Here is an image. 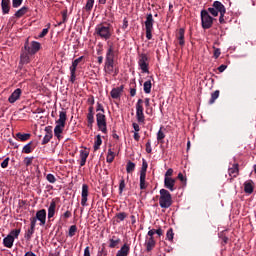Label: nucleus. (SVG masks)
I'll return each instance as SVG.
<instances>
[{"label": "nucleus", "mask_w": 256, "mask_h": 256, "mask_svg": "<svg viewBox=\"0 0 256 256\" xmlns=\"http://www.w3.org/2000/svg\"><path fill=\"white\" fill-rule=\"evenodd\" d=\"M104 71L108 75H119V69L115 68V47L113 43L109 44V47L106 52L105 63H104Z\"/></svg>", "instance_id": "obj_1"}, {"label": "nucleus", "mask_w": 256, "mask_h": 256, "mask_svg": "<svg viewBox=\"0 0 256 256\" xmlns=\"http://www.w3.org/2000/svg\"><path fill=\"white\" fill-rule=\"evenodd\" d=\"M94 33L103 41H109L113 35V26L107 22L100 23L95 27Z\"/></svg>", "instance_id": "obj_2"}, {"label": "nucleus", "mask_w": 256, "mask_h": 256, "mask_svg": "<svg viewBox=\"0 0 256 256\" xmlns=\"http://www.w3.org/2000/svg\"><path fill=\"white\" fill-rule=\"evenodd\" d=\"M67 121V112L65 110H62L59 112V119L56 121V126L54 128V135L58 139V141H61L63 139V136L61 133H63L65 129Z\"/></svg>", "instance_id": "obj_3"}, {"label": "nucleus", "mask_w": 256, "mask_h": 256, "mask_svg": "<svg viewBox=\"0 0 256 256\" xmlns=\"http://www.w3.org/2000/svg\"><path fill=\"white\" fill-rule=\"evenodd\" d=\"M159 205L161 209H169L173 205V198L167 189L160 190Z\"/></svg>", "instance_id": "obj_4"}, {"label": "nucleus", "mask_w": 256, "mask_h": 256, "mask_svg": "<svg viewBox=\"0 0 256 256\" xmlns=\"http://www.w3.org/2000/svg\"><path fill=\"white\" fill-rule=\"evenodd\" d=\"M155 24V19H153V14L149 13L146 15V20L144 22L146 30V39L151 41L153 39V25Z\"/></svg>", "instance_id": "obj_5"}, {"label": "nucleus", "mask_w": 256, "mask_h": 256, "mask_svg": "<svg viewBox=\"0 0 256 256\" xmlns=\"http://www.w3.org/2000/svg\"><path fill=\"white\" fill-rule=\"evenodd\" d=\"M40 50H41V43L37 41H32L30 44L29 38L26 39L24 44V51L29 53V55H35L36 53H39Z\"/></svg>", "instance_id": "obj_6"}, {"label": "nucleus", "mask_w": 256, "mask_h": 256, "mask_svg": "<svg viewBox=\"0 0 256 256\" xmlns=\"http://www.w3.org/2000/svg\"><path fill=\"white\" fill-rule=\"evenodd\" d=\"M200 15H201L202 28L211 29V27H213V17L209 15V12L207 10H202Z\"/></svg>", "instance_id": "obj_7"}, {"label": "nucleus", "mask_w": 256, "mask_h": 256, "mask_svg": "<svg viewBox=\"0 0 256 256\" xmlns=\"http://www.w3.org/2000/svg\"><path fill=\"white\" fill-rule=\"evenodd\" d=\"M96 121L99 131L107 134V117L105 114L98 112L96 114Z\"/></svg>", "instance_id": "obj_8"}, {"label": "nucleus", "mask_w": 256, "mask_h": 256, "mask_svg": "<svg viewBox=\"0 0 256 256\" xmlns=\"http://www.w3.org/2000/svg\"><path fill=\"white\" fill-rule=\"evenodd\" d=\"M138 65L142 73H149V57L147 54H140L138 59Z\"/></svg>", "instance_id": "obj_9"}, {"label": "nucleus", "mask_w": 256, "mask_h": 256, "mask_svg": "<svg viewBox=\"0 0 256 256\" xmlns=\"http://www.w3.org/2000/svg\"><path fill=\"white\" fill-rule=\"evenodd\" d=\"M136 117L138 123H145V114H143V99H138L136 103Z\"/></svg>", "instance_id": "obj_10"}, {"label": "nucleus", "mask_w": 256, "mask_h": 256, "mask_svg": "<svg viewBox=\"0 0 256 256\" xmlns=\"http://www.w3.org/2000/svg\"><path fill=\"white\" fill-rule=\"evenodd\" d=\"M37 221H40V225L43 226L47 223V210L41 209L36 212V216L34 217Z\"/></svg>", "instance_id": "obj_11"}, {"label": "nucleus", "mask_w": 256, "mask_h": 256, "mask_svg": "<svg viewBox=\"0 0 256 256\" xmlns=\"http://www.w3.org/2000/svg\"><path fill=\"white\" fill-rule=\"evenodd\" d=\"M155 245H157L155 237L146 236L144 246L146 247L147 253H151V250L155 249Z\"/></svg>", "instance_id": "obj_12"}, {"label": "nucleus", "mask_w": 256, "mask_h": 256, "mask_svg": "<svg viewBox=\"0 0 256 256\" xmlns=\"http://www.w3.org/2000/svg\"><path fill=\"white\" fill-rule=\"evenodd\" d=\"M44 131L46 134L42 140V145H47V143L53 139V127L47 126L45 127Z\"/></svg>", "instance_id": "obj_13"}, {"label": "nucleus", "mask_w": 256, "mask_h": 256, "mask_svg": "<svg viewBox=\"0 0 256 256\" xmlns=\"http://www.w3.org/2000/svg\"><path fill=\"white\" fill-rule=\"evenodd\" d=\"M82 199H81V205L82 207H87V197H89V185L83 184L82 185Z\"/></svg>", "instance_id": "obj_14"}, {"label": "nucleus", "mask_w": 256, "mask_h": 256, "mask_svg": "<svg viewBox=\"0 0 256 256\" xmlns=\"http://www.w3.org/2000/svg\"><path fill=\"white\" fill-rule=\"evenodd\" d=\"M176 180L171 177H164V187L169 191H175L177 187H175Z\"/></svg>", "instance_id": "obj_15"}, {"label": "nucleus", "mask_w": 256, "mask_h": 256, "mask_svg": "<svg viewBox=\"0 0 256 256\" xmlns=\"http://www.w3.org/2000/svg\"><path fill=\"white\" fill-rule=\"evenodd\" d=\"M123 89H125V86L123 85H121L120 87L113 88L110 92L112 99H121Z\"/></svg>", "instance_id": "obj_16"}, {"label": "nucleus", "mask_w": 256, "mask_h": 256, "mask_svg": "<svg viewBox=\"0 0 256 256\" xmlns=\"http://www.w3.org/2000/svg\"><path fill=\"white\" fill-rule=\"evenodd\" d=\"M255 189V183L253 180H247L244 182V193L251 195Z\"/></svg>", "instance_id": "obj_17"}, {"label": "nucleus", "mask_w": 256, "mask_h": 256, "mask_svg": "<svg viewBox=\"0 0 256 256\" xmlns=\"http://www.w3.org/2000/svg\"><path fill=\"white\" fill-rule=\"evenodd\" d=\"M176 39L178 40L180 47H185V29L184 28H180L178 30V33L176 34Z\"/></svg>", "instance_id": "obj_18"}, {"label": "nucleus", "mask_w": 256, "mask_h": 256, "mask_svg": "<svg viewBox=\"0 0 256 256\" xmlns=\"http://www.w3.org/2000/svg\"><path fill=\"white\" fill-rule=\"evenodd\" d=\"M21 88H17L8 98L9 103H15L16 101H19L21 98Z\"/></svg>", "instance_id": "obj_19"}, {"label": "nucleus", "mask_w": 256, "mask_h": 256, "mask_svg": "<svg viewBox=\"0 0 256 256\" xmlns=\"http://www.w3.org/2000/svg\"><path fill=\"white\" fill-rule=\"evenodd\" d=\"M228 174L232 179L239 176V164L235 163L231 168L228 169Z\"/></svg>", "instance_id": "obj_20"}, {"label": "nucleus", "mask_w": 256, "mask_h": 256, "mask_svg": "<svg viewBox=\"0 0 256 256\" xmlns=\"http://www.w3.org/2000/svg\"><path fill=\"white\" fill-rule=\"evenodd\" d=\"M212 7H215V10L217 11L218 14L227 13L225 5H223V3H221L220 1H214Z\"/></svg>", "instance_id": "obj_21"}, {"label": "nucleus", "mask_w": 256, "mask_h": 256, "mask_svg": "<svg viewBox=\"0 0 256 256\" xmlns=\"http://www.w3.org/2000/svg\"><path fill=\"white\" fill-rule=\"evenodd\" d=\"M1 8H2L3 15L9 14V11H11V1L10 0H2Z\"/></svg>", "instance_id": "obj_22"}, {"label": "nucleus", "mask_w": 256, "mask_h": 256, "mask_svg": "<svg viewBox=\"0 0 256 256\" xmlns=\"http://www.w3.org/2000/svg\"><path fill=\"white\" fill-rule=\"evenodd\" d=\"M13 243H15V237H13L12 235L8 234L7 237L3 239V245L8 249H11V247H13Z\"/></svg>", "instance_id": "obj_23"}, {"label": "nucleus", "mask_w": 256, "mask_h": 256, "mask_svg": "<svg viewBox=\"0 0 256 256\" xmlns=\"http://www.w3.org/2000/svg\"><path fill=\"white\" fill-rule=\"evenodd\" d=\"M29 52L25 51V52H22L21 55H20V64L21 65H27L29 63H31V58L29 57Z\"/></svg>", "instance_id": "obj_24"}, {"label": "nucleus", "mask_w": 256, "mask_h": 256, "mask_svg": "<svg viewBox=\"0 0 256 256\" xmlns=\"http://www.w3.org/2000/svg\"><path fill=\"white\" fill-rule=\"evenodd\" d=\"M55 209H57V202L55 200H52L48 208V219H52V217H55Z\"/></svg>", "instance_id": "obj_25"}, {"label": "nucleus", "mask_w": 256, "mask_h": 256, "mask_svg": "<svg viewBox=\"0 0 256 256\" xmlns=\"http://www.w3.org/2000/svg\"><path fill=\"white\" fill-rule=\"evenodd\" d=\"M129 251H131L129 244H124L121 249L118 250L116 256H129Z\"/></svg>", "instance_id": "obj_26"}, {"label": "nucleus", "mask_w": 256, "mask_h": 256, "mask_svg": "<svg viewBox=\"0 0 256 256\" xmlns=\"http://www.w3.org/2000/svg\"><path fill=\"white\" fill-rule=\"evenodd\" d=\"M87 157H89V151L81 150L80 151V167H85V163H87Z\"/></svg>", "instance_id": "obj_27"}, {"label": "nucleus", "mask_w": 256, "mask_h": 256, "mask_svg": "<svg viewBox=\"0 0 256 256\" xmlns=\"http://www.w3.org/2000/svg\"><path fill=\"white\" fill-rule=\"evenodd\" d=\"M36 145L33 144V142H29L28 144H26L23 149H22V153H26L27 155H29V153L33 152V149H35Z\"/></svg>", "instance_id": "obj_28"}, {"label": "nucleus", "mask_w": 256, "mask_h": 256, "mask_svg": "<svg viewBox=\"0 0 256 256\" xmlns=\"http://www.w3.org/2000/svg\"><path fill=\"white\" fill-rule=\"evenodd\" d=\"M109 243L110 249H115V247L121 243V239L117 236H112V238L109 240Z\"/></svg>", "instance_id": "obj_29"}, {"label": "nucleus", "mask_w": 256, "mask_h": 256, "mask_svg": "<svg viewBox=\"0 0 256 256\" xmlns=\"http://www.w3.org/2000/svg\"><path fill=\"white\" fill-rule=\"evenodd\" d=\"M16 139H18V141H29V139H31V134L18 132L16 134Z\"/></svg>", "instance_id": "obj_30"}, {"label": "nucleus", "mask_w": 256, "mask_h": 256, "mask_svg": "<svg viewBox=\"0 0 256 256\" xmlns=\"http://www.w3.org/2000/svg\"><path fill=\"white\" fill-rule=\"evenodd\" d=\"M77 81V67L70 66V82L75 83Z\"/></svg>", "instance_id": "obj_31"}, {"label": "nucleus", "mask_w": 256, "mask_h": 256, "mask_svg": "<svg viewBox=\"0 0 256 256\" xmlns=\"http://www.w3.org/2000/svg\"><path fill=\"white\" fill-rule=\"evenodd\" d=\"M147 175L140 174V189L141 191H145V189L148 187V183L146 181Z\"/></svg>", "instance_id": "obj_32"}, {"label": "nucleus", "mask_w": 256, "mask_h": 256, "mask_svg": "<svg viewBox=\"0 0 256 256\" xmlns=\"http://www.w3.org/2000/svg\"><path fill=\"white\" fill-rule=\"evenodd\" d=\"M129 214L127 212H119L115 214L116 223H121L126 217H128Z\"/></svg>", "instance_id": "obj_33"}, {"label": "nucleus", "mask_w": 256, "mask_h": 256, "mask_svg": "<svg viewBox=\"0 0 256 256\" xmlns=\"http://www.w3.org/2000/svg\"><path fill=\"white\" fill-rule=\"evenodd\" d=\"M102 144H103V140L101 139L100 134H98L94 141V151H99Z\"/></svg>", "instance_id": "obj_34"}, {"label": "nucleus", "mask_w": 256, "mask_h": 256, "mask_svg": "<svg viewBox=\"0 0 256 256\" xmlns=\"http://www.w3.org/2000/svg\"><path fill=\"white\" fill-rule=\"evenodd\" d=\"M35 233V228H29L25 234H24V239H26V241H31V238L33 237V234Z\"/></svg>", "instance_id": "obj_35"}, {"label": "nucleus", "mask_w": 256, "mask_h": 256, "mask_svg": "<svg viewBox=\"0 0 256 256\" xmlns=\"http://www.w3.org/2000/svg\"><path fill=\"white\" fill-rule=\"evenodd\" d=\"M27 11H29V8L24 6V7L20 8L18 11H16L15 17L20 19V17H23V15H25L27 13Z\"/></svg>", "instance_id": "obj_36"}, {"label": "nucleus", "mask_w": 256, "mask_h": 256, "mask_svg": "<svg viewBox=\"0 0 256 256\" xmlns=\"http://www.w3.org/2000/svg\"><path fill=\"white\" fill-rule=\"evenodd\" d=\"M149 167V164L147 163V160L145 158L142 159V167L140 170V175H147V169Z\"/></svg>", "instance_id": "obj_37"}, {"label": "nucleus", "mask_w": 256, "mask_h": 256, "mask_svg": "<svg viewBox=\"0 0 256 256\" xmlns=\"http://www.w3.org/2000/svg\"><path fill=\"white\" fill-rule=\"evenodd\" d=\"M95 114H87V127L90 129L93 127V124L95 123Z\"/></svg>", "instance_id": "obj_38"}, {"label": "nucleus", "mask_w": 256, "mask_h": 256, "mask_svg": "<svg viewBox=\"0 0 256 256\" xmlns=\"http://www.w3.org/2000/svg\"><path fill=\"white\" fill-rule=\"evenodd\" d=\"M219 94H220L219 90H216L211 94V98L209 100V105H213V103H215V101H217V99H219Z\"/></svg>", "instance_id": "obj_39"}, {"label": "nucleus", "mask_w": 256, "mask_h": 256, "mask_svg": "<svg viewBox=\"0 0 256 256\" xmlns=\"http://www.w3.org/2000/svg\"><path fill=\"white\" fill-rule=\"evenodd\" d=\"M135 167H136L135 163L129 160L126 165V172L133 173V171H135Z\"/></svg>", "instance_id": "obj_40"}, {"label": "nucleus", "mask_w": 256, "mask_h": 256, "mask_svg": "<svg viewBox=\"0 0 256 256\" xmlns=\"http://www.w3.org/2000/svg\"><path fill=\"white\" fill-rule=\"evenodd\" d=\"M93 5H95V0H87L84 7L85 11H87L88 13L93 11Z\"/></svg>", "instance_id": "obj_41"}, {"label": "nucleus", "mask_w": 256, "mask_h": 256, "mask_svg": "<svg viewBox=\"0 0 256 256\" xmlns=\"http://www.w3.org/2000/svg\"><path fill=\"white\" fill-rule=\"evenodd\" d=\"M151 87H153V85L151 84V80L144 82V93H151Z\"/></svg>", "instance_id": "obj_42"}, {"label": "nucleus", "mask_w": 256, "mask_h": 256, "mask_svg": "<svg viewBox=\"0 0 256 256\" xmlns=\"http://www.w3.org/2000/svg\"><path fill=\"white\" fill-rule=\"evenodd\" d=\"M173 237H175V233H173V228H170L167 230L166 239L168 241H173Z\"/></svg>", "instance_id": "obj_43"}, {"label": "nucleus", "mask_w": 256, "mask_h": 256, "mask_svg": "<svg viewBox=\"0 0 256 256\" xmlns=\"http://www.w3.org/2000/svg\"><path fill=\"white\" fill-rule=\"evenodd\" d=\"M76 233H77V225L70 226L69 232H68L69 237H75Z\"/></svg>", "instance_id": "obj_44"}, {"label": "nucleus", "mask_w": 256, "mask_h": 256, "mask_svg": "<svg viewBox=\"0 0 256 256\" xmlns=\"http://www.w3.org/2000/svg\"><path fill=\"white\" fill-rule=\"evenodd\" d=\"M20 234H21V228L12 230L8 235H11L12 237H14V239H17Z\"/></svg>", "instance_id": "obj_45"}, {"label": "nucleus", "mask_w": 256, "mask_h": 256, "mask_svg": "<svg viewBox=\"0 0 256 256\" xmlns=\"http://www.w3.org/2000/svg\"><path fill=\"white\" fill-rule=\"evenodd\" d=\"M163 139H165V133H163V131L160 128V130L157 133V141L163 143Z\"/></svg>", "instance_id": "obj_46"}, {"label": "nucleus", "mask_w": 256, "mask_h": 256, "mask_svg": "<svg viewBox=\"0 0 256 256\" xmlns=\"http://www.w3.org/2000/svg\"><path fill=\"white\" fill-rule=\"evenodd\" d=\"M83 59H85V56H80L79 58L75 59L72 62V67H79V63H81V61H83Z\"/></svg>", "instance_id": "obj_47"}, {"label": "nucleus", "mask_w": 256, "mask_h": 256, "mask_svg": "<svg viewBox=\"0 0 256 256\" xmlns=\"http://www.w3.org/2000/svg\"><path fill=\"white\" fill-rule=\"evenodd\" d=\"M125 190V179H121L119 183V194L121 195Z\"/></svg>", "instance_id": "obj_48"}, {"label": "nucleus", "mask_w": 256, "mask_h": 256, "mask_svg": "<svg viewBox=\"0 0 256 256\" xmlns=\"http://www.w3.org/2000/svg\"><path fill=\"white\" fill-rule=\"evenodd\" d=\"M49 27H50V24H48V28H44L42 30V32L38 35L39 39H43V37H45L47 33H49Z\"/></svg>", "instance_id": "obj_49"}, {"label": "nucleus", "mask_w": 256, "mask_h": 256, "mask_svg": "<svg viewBox=\"0 0 256 256\" xmlns=\"http://www.w3.org/2000/svg\"><path fill=\"white\" fill-rule=\"evenodd\" d=\"M208 13H211L213 17H217L219 14L217 10L215 9V6H212L206 10Z\"/></svg>", "instance_id": "obj_50"}, {"label": "nucleus", "mask_w": 256, "mask_h": 256, "mask_svg": "<svg viewBox=\"0 0 256 256\" xmlns=\"http://www.w3.org/2000/svg\"><path fill=\"white\" fill-rule=\"evenodd\" d=\"M46 179L49 183H55L57 181V178L53 174H47Z\"/></svg>", "instance_id": "obj_51"}, {"label": "nucleus", "mask_w": 256, "mask_h": 256, "mask_svg": "<svg viewBox=\"0 0 256 256\" xmlns=\"http://www.w3.org/2000/svg\"><path fill=\"white\" fill-rule=\"evenodd\" d=\"M33 157H26L24 158V165H26V167H29L30 165L33 164Z\"/></svg>", "instance_id": "obj_52"}, {"label": "nucleus", "mask_w": 256, "mask_h": 256, "mask_svg": "<svg viewBox=\"0 0 256 256\" xmlns=\"http://www.w3.org/2000/svg\"><path fill=\"white\" fill-rule=\"evenodd\" d=\"M23 3V0H12V6L14 9H17V7H21Z\"/></svg>", "instance_id": "obj_53"}, {"label": "nucleus", "mask_w": 256, "mask_h": 256, "mask_svg": "<svg viewBox=\"0 0 256 256\" xmlns=\"http://www.w3.org/2000/svg\"><path fill=\"white\" fill-rule=\"evenodd\" d=\"M108 252L105 247H102L101 250L98 251L97 256H107Z\"/></svg>", "instance_id": "obj_54"}, {"label": "nucleus", "mask_w": 256, "mask_h": 256, "mask_svg": "<svg viewBox=\"0 0 256 256\" xmlns=\"http://www.w3.org/2000/svg\"><path fill=\"white\" fill-rule=\"evenodd\" d=\"M36 225H37V218L35 217L30 218V228L35 229Z\"/></svg>", "instance_id": "obj_55"}, {"label": "nucleus", "mask_w": 256, "mask_h": 256, "mask_svg": "<svg viewBox=\"0 0 256 256\" xmlns=\"http://www.w3.org/2000/svg\"><path fill=\"white\" fill-rule=\"evenodd\" d=\"M9 157H7L2 163H1V167L2 169H7L9 167Z\"/></svg>", "instance_id": "obj_56"}, {"label": "nucleus", "mask_w": 256, "mask_h": 256, "mask_svg": "<svg viewBox=\"0 0 256 256\" xmlns=\"http://www.w3.org/2000/svg\"><path fill=\"white\" fill-rule=\"evenodd\" d=\"M213 49H214V57L216 59H219V57L221 56V49L215 48V47H213Z\"/></svg>", "instance_id": "obj_57"}, {"label": "nucleus", "mask_w": 256, "mask_h": 256, "mask_svg": "<svg viewBox=\"0 0 256 256\" xmlns=\"http://www.w3.org/2000/svg\"><path fill=\"white\" fill-rule=\"evenodd\" d=\"M153 149L151 148V140H148L146 143V153H152Z\"/></svg>", "instance_id": "obj_58"}, {"label": "nucleus", "mask_w": 256, "mask_h": 256, "mask_svg": "<svg viewBox=\"0 0 256 256\" xmlns=\"http://www.w3.org/2000/svg\"><path fill=\"white\" fill-rule=\"evenodd\" d=\"M96 111H101L100 113L105 114V108H103V104L97 103Z\"/></svg>", "instance_id": "obj_59"}, {"label": "nucleus", "mask_w": 256, "mask_h": 256, "mask_svg": "<svg viewBox=\"0 0 256 256\" xmlns=\"http://www.w3.org/2000/svg\"><path fill=\"white\" fill-rule=\"evenodd\" d=\"M106 161L107 163H113L115 161V155H107Z\"/></svg>", "instance_id": "obj_60"}, {"label": "nucleus", "mask_w": 256, "mask_h": 256, "mask_svg": "<svg viewBox=\"0 0 256 256\" xmlns=\"http://www.w3.org/2000/svg\"><path fill=\"white\" fill-rule=\"evenodd\" d=\"M178 179H179L182 183H187V178H185V176H183V173H179V174H178Z\"/></svg>", "instance_id": "obj_61"}, {"label": "nucleus", "mask_w": 256, "mask_h": 256, "mask_svg": "<svg viewBox=\"0 0 256 256\" xmlns=\"http://www.w3.org/2000/svg\"><path fill=\"white\" fill-rule=\"evenodd\" d=\"M173 175V169L172 168H170V169H168L167 171H166V173H165V176L164 177H171Z\"/></svg>", "instance_id": "obj_62"}, {"label": "nucleus", "mask_w": 256, "mask_h": 256, "mask_svg": "<svg viewBox=\"0 0 256 256\" xmlns=\"http://www.w3.org/2000/svg\"><path fill=\"white\" fill-rule=\"evenodd\" d=\"M155 234H156L155 229H151V230L148 231L146 237H153Z\"/></svg>", "instance_id": "obj_63"}, {"label": "nucleus", "mask_w": 256, "mask_h": 256, "mask_svg": "<svg viewBox=\"0 0 256 256\" xmlns=\"http://www.w3.org/2000/svg\"><path fill=\"white\" fill-rule=\"evenodd\" d=\"M84 256H91V251L89 250V246H87V247L84 249Z\"/></svg>", "instance_id": "obj_64"}]
</instances>
